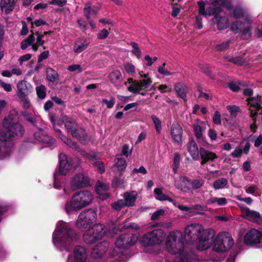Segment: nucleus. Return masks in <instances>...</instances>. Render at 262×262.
Wrapping results in <instances>:
<instances>
[{
	"instance_id": "nucleus-4",
	"label": "nucleus",
	"mask_w": 262,
	"mask_h": 262,
	"mask_svg": "<svg viewBox=\"0 0 262 262\" xmlns=\"http://www.w3.org/2000/svg\"><path fill=\"white\" fill-rule=\"evenodd\" d=\"M77 235L69 223L60 221L57 222L52 234V242L60 250L69 251L73 242Z\"/></svg>"
},
{
	"instance_id": "nucleus-40",
	"label": "nucleus",
	"mask_w": 262,
	"mask_h": 262,
	"mask_svg": "<svg viewBox=\"0 0 262 262\" xmlns=\"http://www.w3.org/2000/svg\"><path fill=\"white\" fill-rule=\"evenodd\" d=\"M21 116L26 121L30 122L33 125L38 121V118L36 116L26 111L21 113Z\"/></svg>"
},
{
	"instance_id": "nucleus-24",
	"label": "nucleus",
	"mask_w": 262,
	"mask_h": 262,
	"mask_svg": "<svg viewBox=\"0 0 262 262\" xmlns=\"http://www.w3.org/2000/svg\"><path fill=\"white\" fill-rule=\"evenodd\" d=\"M243 216L252 222L260 224L262 221V217L260 213L256 211L251 210L250 209H245Z\"/></svg>"
},
{
	"instance_id": "nucleus-48",
	"label": "nucleus",
	"mask_w": 262,
	"mask_h": 262,
	"mask_svg": "<svg viewBox=\"0 0 262 262\" xmlns=\"http://www.w3.org/2000/svg\"><path fill=\"white\" fill-rule=\"evenodd\" d=\"M125 71L130 76H133L136 73L135 66L130 63L126 62L124 64Z\"/></svg>"
},
{
	"instance_id": "nucleus-33",
	"label": "nucleus",
	"mask_w": 262,
	"mask_h": 262,
	"mask_svg": "<svg viewBox=\"0 0 262 262\" xmlns=\"http://www.w3.org/2000/svg\"><path fill=\"white\" fill-rule=\"evenodd\" d=\"M89 42L78 39L76 40L73 45V51L76 53H80L84 51L88 47Z\"/></svg>"
},
{
	"instance_id": "nucleus-20",
	"label": "nucleus",
	"mask_w": 262,
	"mask_h": 262,
	"mask_svg": "<svg viewBox=\"0 0 262 262\" xmlns=\"http://www.w3.org/2000/svg\"><path fill=\"white\" fill-rule=\"evenodd\" d=\"M110 187L109 185L103 182L98 181L96 184V191L99 199L105 200L109 198L110 194L107 192Z\"/></svg>"
},
{
	"instance_id": "nucleus-16",
	"label": "nucleus",
	"mask_w": 262,
	"mask_h": 262,
	"mask_svg": "<svg viewBox=\"0 0 262 262\" xmlns=\"http://www.w3.org/2000/svg\"><path fill=\"white\" fill-rule=\"evenodd\" d=\"M87 256L85 248L81 246H77L74 249L73 255H70L67 262H85Z\"/></svg>"
},
{
	"instance_id": "nucleus-47",
	"label": "nucleus",
	"mask_w": 262,
	"mask_h": 262,
	"mask_svg": "<svg viewBox=\"0 0 262 262\" xmlns=\"http://www.w3.org/2000/svg\"><path fill=\"white\" fill-rule=\"evenodd\" d=\"M125 207H126V205L122 199L118 200L112 204V207L117 211L120 210Z\"/></svg>"
},
{
	"instance_id": "nucleus-21",
	"label": "nucleus",
	"mask_w": 262,
	"mask_h": 262,
	"mask_svg": "<svg viewBox=\"0 0 262 262\" xmlns=\"http://www.w3.org/2000/svg\"><path fill=\"white\" fill-rule=\"evenodd\" d=\"M260 99L258 98H252L248 100V104L249 105L251 111V116L254 117L256 115L261 116L262 120V107L259 106Z\"/></svg>"
},
{
	"instance_id": "nucleus-35",
	"label": "nucleus",
	"mask_w": 262,
	"mask_h": 262,
	"mask_svg": "<svg viewBox=\"0 0 262 262\" xmlns=\"http://www.w3.org/2000/svg\"><path fill=\"white\" fill-rule=\"evenodd\" d=\"M227 203V201L225 198H217L211 196L206 201L207 205H213V206H224Z\"/></svg>"
},
{
	"instance_id": "nucleus-6",
	"label": "nucleus",
	"mask_w": 262,
	"mask_h": 262,
	"mask_svg": "<svg viewBox=\"0 0 262 262\" xmlns=\"http://www.w3.org/2000/svg\"><path fill=\"white\" fill-rule=\"evenodd\" d=\"M138 237L136 234H123L120 235L115 243V247L111 252L113 261L124 262L126 250L133 246Z\"/></svg>"
},
{
	"instance_id": "nucleus-8",
	"label": "nucleus",
	"mask_w": 262,
	"mask_h": 262,
	"mask_svg": "<svg viewBox=\"0 0 262 262\" xmlns=\"http://www.w3.org/2000/svg\"><path fill=\"white\" fill-rule=\"evenodd\" d=\"M59 169L54 176V187L56 189L60 188L62 180V176L68 174L73 166L72 159L64 154L59 155Z\"/></svg>"
},
{
	"instance_id": "nucleus-19",
	"label": "nucleus",
	"mask_w": 262,
	"mask_h": 262,
	"mask_svg": "<svg viewBox=\"0 0 262 262\" xmlns=\"http://www.w3.org/2000/svg\"><path fill=\"white\" fill-rule=\"evenodd\" d=\"M88 178L82 173L75 175L71 179L70 186L72 190H75L89 185Z\"/></svg>"
},
{
	"instance_id": "nucleus-34",
	"label": "nucleus",
	"mask_w": 262,
	"mask_h": 262,
	"mask_svg": "<svg viewBox=\"0 0 262 262\" xmlns=\"http://www.w3.org/2000/svg\"><path fill=\"white\" fill-rule=\"evenodd\" d=\"M122 75L118 70H115L108 75V78L111 82L115 86L119 85L121 83Z\"/></svg>"
},
{
	"instance_id": "nucleus-9",
	"label": "nucleus",
	"mask_w": 262,
	"mask_h": 262,
	"mask_svg": "<svg viewBox=\"0 0 262 262\" xmlns=\"http://www.w3.org/2000/svg\"><path fill=\"white\" fill-rule=\"evenodd\" d=\"M165 234L161 229H155L149 231L139 239V243L142 246L148 247L159 246L164 241Z\"/></svg>"
},
{
	"instance_id": "nucleus-56",
	"label": "nucleus",
	"mask_w": 262,
	"mask_h": 262,
	"mask_svg": "<svg viewBox=\"0 0 262 262\" xmlns=\"http://www.w3.org/2000/svg\"><path fill=\"white\" fill-rule=\"evenodd\" d=\"M243 153V150L241 147H236L235 149L231 152V156L233 158H240Z\"/></svg>"
},
{
	"instance_id": "nucleus-2",
	"label": "nucleus",
	"mask_w": 262,
	"mask_h": 262,
	"mask_svg": "<svg viewBox=\"0 0 262 262\" xmlns=\"http://www.w3.org/2000/svg\"><path fill=\"white\" fill-rule=\"evenodd\" d=\"M166 248L168 252L177 254L173 262H196V257L194 252L188 250L184 247L183 235L181 232H171L167 236Z\"/></svg>"
},
{
	"instance_id": "nucleus-17",
	"label": "nucleus",
	"mask_w": 262,
	"mask_h": 262,
	"mask_svg": "<svg viewBox=\"0 0 262 262\" xmlns=\"http://www.w3.org/2000/svg\"><path fill=\"white\" fill-rule=\"evenodd\" d=\"M60 138H61V140L67 145L74 149L77 150L80 154L85 158V160L93 161L96 159L97 155L95 152L91 151L89 153H87L84 150L80 149L75 142L68 139L65 137H63L64 138L60 137Z\"/></svg>"
},
{
	"instance_id": "nucleus-7",
	"label": "nucleus",
	"mask_w": 262,
	"mask_h": 262,
	"mask_svg": "<svg viewBox=\"0 0 262 262\" xmlns=\"http://www.w3.org/2000/svg\"><path fill=\"white\" fill-rule=\"evenodd\" d=\"M51 121L53 124L54 129L57 132L58 134L57 135L60 139V137L64 138L63 137H64V136L61 134L59 129L56 128V124L58 125L64 124L68 132L71 133L73 137L83 142L86 140L87 136L85 135V130L82 128L78 127L77 124L74 122H72L68 117L66 116H62L61 119L57 120L55 121H53V120L51 119ZM65 137L66 138V136Z\"/></svg>"
},
{
	"instance_id": "nucleus-59",
	"label": "nucleus",
	"mask_w": 262,
	"mask_h": 262,
	"mask_svg": "<svg viewBox=\"0 0 262 262\" xmlns=\"http://www.w3.org/2000/svg\"><path fill=\"white\" fill-rule=\"evenodd\" d=\"M110 32L106 29H102L97 34V38L99 39H104L108 37Z\"/></svg>"
},
{
	"instance_id": "nucleus-5",
	"label": "nucleus",
	"mask_w": 262,
	"mask_h": 262,
	"mask_svg": "<svg viewBox=\"0 0 262 262\" xmlns=\"http://www.w3.org/2000/svg\"><path fill=\"white\" fill-rule=\"evenodd\" d=\"M93 200L92 192L87 190H80L74 193L66 200L63 209L67 214L78 211L90 205Z\"/></svg>"
},
{
	"instance_id": "nucleus-12",
	"label": "nucleus",
	"mask_w": 262,
	"mask_h": 262,
	"mask_svg": "<svg viewBox=\"0 0 262 262\" xmlns=\"http://www.w3.org/2000/svg\"><path fill=\"white\" fill-rule=\"evenodd\" d=\"M234 244V240L229 233L222 232L214 240L213 250L217 252H224L230 250Z\"/></svg>"
},
{
	"instance_id": "nucleus-27",
	"label": "nucleus",
	"mask_w": 262,
	"mask_h": 262,
	"mask_svg": "<svg viewBox=\"0 0 262 262\" xmlns=\"http://www.w3.org/2000/svg\"><path fill=\"white\" fill-rule=\"evenodd\" d=\"M200 154L202 159L201 164L203 165L209 161H213L217 158V156L214 152L208 151L204 148H200Z\"/></svg>"
},
{
	"instance_id": "nucleus-52",
	"label": "nucleus",
	"mask_w": 262,
	"mask_h": 262,
	"mask_svg": "<svg viewBox=\"0 0 262 262\" xmlns=\"http://www.w3.org/2000/svg\"><path fill=\"white\" fill-rule=\"evenodd\" d=\"M130 45L133 48L132 53L138 58H139L141 55V51L139 48L138 45L135 42H132Z\"/></svg>"
},
{
	"instance_id": "nucleus-53",
	"label": "nucleus",
	"mask_w": 262,
	"mask_h": 262,
	"mask_svg": "<svg viewBox=\"0 0 262 262\" xmlns=\"http://www.w3.org/2000/svg\"><path fill=\"white\" fill-rule=\"evenodd\" d=\"M68 70L70 72L77 71L78 73H81L83 71V69L81 66L77 64L69 66Z\"/></svg>"
},
{
	"instance_id": "nucleus-1",
	"label": "nucleus",
	"mask_w": 262,
	"mask_h": 262,
	"mask_svg": "<svg viewBox=\"0 0 262 262\" xmlns=\"http://www.w3.org/2000/svg\"><path fill=\"white\" fill-rule=\"evenodd\" d=\"M17 113L10 111L2 121V129H0V159L8 157L12 151V141L21 137L24 134V127L17 123Z\"/></svg>"
},
{
	"instance_id": "nucleus-44",
	"label": "nucleus",
	"mask_w": 262,
	"mask_h": 262,
	"mask_svg": "<svg viewBox=\"0 0 262 262\" xmlns=\"http://www.w3.org/2000/svg\"><path fill=\"white\" fill-rule=\"evenodd\" d=\"M58 74L56 71L52 68L47 69V77L50 81H55L58 78Z\"/></svg>"
},
{
	"instance_id": "nucleus-32",
	"label": "nucleus",
	"mask_w": 262,
	"mask_h": 262,
	"mask_svg": "<svg viewBox=\"0 0 262 262\" xmlns=\"http://www.w3.org/2000/svg\"><path fill=\"white\" fill-rule=\"evenodd\" d=\"M213 5L215 8H213L215 11V14L220 12L222 8H226L227 9L231 8L229 0H214Z\"/></svg>"
},
{
	"instance_id": "nucleus-13",
	"label": "nucleus",
	"mask_w": 262,
	"mask_h": 262,
	"mask_svg": "<svg viewBox=\"0 0 262 262\" xmlns=\"http://www.w3.org/2000/svg\"><path fill=\"white\" fill-rule=\"evenodd\" d=\"M97 213L92 209H86L81 212L75 222L76 227L79 229H83L96 222Z\"/></svg>"
},
{
	"instance_id": "nucleus-45",
	"label": "nucleus",
	"mask_w": 262,
	"mask_h": 262,
	"mask_svg": "<svg viewBox=\"0 0 262 262\" xmlns=\"http://www.w3.org/2000/svg\"><path fill=\"white\" fill-rule=\"evenodd\" d=\"M37 97L40 99H43L46 96V88L43 85H40L36 87Z\"/></svg>"
},
{
	"instance_id": "nucleus-60",
	"label": "nucleus",
	"mask_w": 262,
	"mask_h": 262,
	"mask_svg": "<svg viewBox=\"0 0 262 262\" xmlns=\"http://www.w3.org/2000/svg\"><path fill=\"white\" fill-rule=\"evenodd\" d=\"M94 165L98 168L101 173L104 172L105 167L103 163L100 161H97L94 163Z\"/></svg>"
},
{
	"instance_id": "nucleus-57",
	"label": "nucleus",
	"mask_w": 262,
	"mask_h": 262,
	"mask_svg": "<svg viewBox=\"0 0 262 262\" xmlns=\"http://www.w3.org/2000/svg\"><path fill=\"white\" fill-rule=\"evenodd\" d=\"M165 63H164L161 66L159 67L158 71L161 75L164 76H170L171 75V73L165 69Z\"/></svg>"
},
{
	"instance_id": "nucleus-55",
	"label": "nucleus",
	"mask_w": 262,
	"mask_h": 262,
	"mask_svg": "<svg viewBox=\"0 0 262 262\" xmlns=\"http://www.w3.org/2000/svg\"><path fill=\"white\" fill-rule=\"evenodd\" d=\"M19 99L23 103V108L25 110H27L30 108L31 104L28 99L27 96L19 97Z\"/></svg>"
},
{
	"instance_id": "nucleus-39",
	"label": "nucleus",
	"mask_w": 262,
	"mask_h": 262,
	"mask_svg": "<svg viewBox=\"0 0 262 262\" xmlns=\"http://www.w3.org/2000/svg\"><path fill=\"white\" fill-rule=\"evenodd\" d=\"M116 166L118 170L123 171L126 167L125 160L122 158V155H117L116 158Z\"/></svg>"
},
{
	"instance_id": "nucleus-51",
	"label": "nucleus",
	"mask_w": 262,
	"mask_h": 262,
	"mask_svg": "<svg viewBox=\"0 0 262 262\" xmlns=\"http://www.w3.org/2000/svg\"><path fill=\"white\" fill-rule=\"evenodd\" d=\"M83 13L87 20H90L91 14V4L90 2H87L83 9Z\"/></svg>"
},
{
	"instance_id": "nucleus-26",
	"label": "nucleus",
	"mask_w": 262,
	"mask_h": 262,
	"mask_svg": "<svg viewBox=\"0 0 262 262\" xmlns=\"http://www.w3.org/2000/svg\"><path fill=\"white\" fill-rule=\"evenodd\" d=\"M170 134L174 141L177 143L181 142L183 129L178 123L172 124L171 127Z\"/></svg>"
},
{
	"instance_id": "nucleus-50",
	"label": "nucleus",
	"mask_w": 262,
	"mask_h": 262,
	"mask_svg": "<svg viewBox=\"0 0 262 262\" xmlns=\"http://www.w3.org/2000/svg\"><path fill=\"white\" fill-rule=\"evenodd\" d=\"M151 119L155 126L157 133L160 134L162 128L161 121L155 115L151 116Z\"/></svg>"
},
{
	"instance_id": "nucleus-29",
	"label": "nucleus",
	"mask_w": 262,
	"mask_h": 262,
	"mask_svg": "<svg viewBox=\"0 0 262 262\" xmlns=\"http://www.w3.org/2000/svg\"><path fill=\"white\" fill-rule=\"evenodd\" d=\"M212 21L216 24L217 28L219 30H224L229 26V20L226 16L216 15Z\"/></svg>"
},
{
	"instance_id": "nucleus-36",
	"label": "nucleus",
	"mask_w": 262,
	"mask_h": 262,
	"mask_svg": "<svg viewBox=\"0 0 262 262\" xmlns=\"http://www.w3.org/2000/svg\"><path fill=\"white\" fill-rule=\"evenodd\" d=\"M155 198L159 201H168L172 202L174 206H176V202L170 198L163 193L160 188H156L154 189Z\"/></svg>"
},
{
	"instance_id": "nucleus-63",
	"label": "nucleus",
	"mask_w": 262,
	"mask_h": 262,
	"mask_svg": "<svg viewBox=\"0 0 262 262\" xmlns=\"http://www.w3.org/2000/svg\"><path fill=\"white\" fill-rule=\"evenodd\" d=\"M254 32L257 37L262 40V24L255 27Z\"/></svg>"
},
{
	"instance_id": "nucleus-22",
	"label": "nucleus",
	"mask_w": 262,
	"mask_h": 262,
	"mask_svg": "<svg viewBox=\"0 0 262 262\" xmlns=\"http://www.w3.org/2000/svg\"><path fill=\"white\" fill-rule=\"evenodd\" d=\"M34 138L41 142H43L49 145H52L55 142V139L49 136L41 128H38L34 133Z\"/></svg>"
},
{
	"instance_id": "nucleus-61",
	"label": "nucleus",
	"mask_w": 262,
	"mask_h": 262,
	"mask_svg": "<svg viewBox=\"0 0 262 262\" xmlns=\"http://www.w3.org/2000/svg\"><path fill=\"white\" fill-rule=\"evenodd\" d=\"M32 55L30 54H27L21 56L18 59V62L20 65L23 64L25 61H28L31 58Z\"/></svg>"
},
{
	"instance_id": "nucleus-15",
	"label": "nucleus",
	"mask_w": 262,
	"mask_h": 262,
	"mask_svg": "<svg viewBox=\"0 0 262 262\" xmlns=\"http://www.w3.org/2000/svg\"><path fill=\"white\" fill-rule=\"evenodd\" d=\"M199 7V15L196 17V23L198 28L201 29L203 25L202 23L203 16H210L215 14V10L211 7H208L206 9V6L208 4L207 1H200L197 3Z\"/></svg>"
},
{
	"instance_id": "nucleus-3",
	"label": "nucleus",
	"mask_w": 262,
	"mask_h": 262,
	"mask_svg": "<svg viewBox=\"0 0 262 262\" xmlns=\"http://www.w3.org/2000/svg\"><path fill=\"white\" fill-rule=\"evenodd\" d=\"M214 235V230L211 229H204L201 224L196 223L187 225L184 230V237L188 243H193L198 240L197 249L199 250L209 248Z\"/></svg>"
},
{
	"instance_id": "nucleus-43",
	"label": "nucleus",
	"mask_w": 262,
	"mask_h": 262,
	"mask_svg": "<svg viewBox=\"0 0 262 262\" xmlns=\"http://www.w3.org/2000/svg\"><path fill=\"white\" fill-rule=\"evenodd\" d=\"M205 180L201 178H197L189 181V183L194 189H197L201 188L204 184Z\"/></svg>"
},
{
	"instance_id": "nucleus-30",
	"label": "nucleus",
	"mask_w": 262,
	"mask_h": 262,
	"mask_svg": "<svg viewBox=\"0 0 262 262\" xmlns=\"http://www.w3.org/2000/svg\"><path fill=\"white\" fill-rule=\"evenodd\" d=\"M188 151L192 158L196 160L199 159L200 150L198 149L196 143L193 140H190L187 144Z\"/></svg>"
},
{
	"instance_id": "nucleus-64",
	"label": "nucleus",
	"mask_w": 262,
	"mask_h": 262,
	"mask_svg": "<svg viewBox=\"0 0 262 262\" xmlns=\"http://www.w3.org/2000/svg\"><path fill=\"white\" fill-rule=\"evenodd\" d=\"M213 121L216 124H220L221 123V115L218 111H216L213 116Z\"/></svg>"
},
{
	"instance_id": "nucleus-14",
	"label": "nucleus",
	"mask_w": 262,
	"mask_h": 262,
	"mask_svg": "<svg viewBox=\"0 0 262 262\" xmlns=\"http://www.w3.org/2000/svg\"><path fill=\"white\" fill-rule=\"evenodd\" d=\"M143 72H139L140 79L138 81L132 84L128 90L133 93H137L139 91L147 89L151 84L152 80L148 74H143Z\"/></svg>"
},
{
	"instance_id": "nucleus-10",
	"label": "nucleus",
	"mask_w": 262,
	"mask_h": 262,
	"mask_svg": "<svg viewBox=\"0 0 262 262\" xmlns=\"http://www.w3.org/2000/svg\"><path fill=\"white\" fill-rule=\"evenodd\" d=\"M244 22L236 21L233 23L230 29L234 33H241V36L243 39H248L252 36L251 24L254 19L250 15L246 16Z\"/></svg>"
},
{
	"instance_id": "nucleus-37",
	"label": "nucleus",
	"mask_w": 262,
	"mask_h": 262,
	"mask_svg": "<svg viewBox=\"0 0 262 262\" xmlns=\"http://www.w3.org/2000/svg\"><path fill=\"white\" fill-rule=\"evenodd\" d=\"M175 90L179 96L184 101H186L187 87L183 83H178L175 86Z\"/></svg>"
},
{
	"instance_id": "nucleus-58",
	"label": "nucleus",
	"mask_w": 262,
	"mask_h": 262,
	"mask_svg": "<svg viewBox=\"0 0 262 262\" xmlns=\"http://www.w3.org/2000/svg\"><path fill=\"white\" fill-rule=\"evenodd\" d=\"M67 2V0H52L49 2V4L61 7L66 4Z\"/></svg>"
},
{
	"instance_id": "nucleus-38",
	"label": "nucleus",
	"mask_w": 262,
	"mask_h": 262,
	"mask_svg": "<svg viewBox=\"0 0 262 262\" xmlns=\"http://www.w3.org/2000/svg\"><path fill=\"white\" fill-rule=\"evenodd\" d=\"M189 182V181L187 178L180 177L175 180L174 185L178 189L184 190Z\"/></svg>"
},
{
	"instance_id": "nucleus-18",
	"label": "nucleus",
	"mask_w": 262,
	"mask_h": 262,
	"mask_svg": "<svg viewBox=\"0 0 262 262\" xmlns=\"http://www.w3.org/2000/svg\"><path fill=\"white\" fill-rule=\"evenodd\" d=\"M261 229H251L244 236V243L249 245L259 244L261 241Z\"/></svg>"
},
{
	"instance_id": "nucleus-41",
	"label": "nucleus",
	"mask_w": 262,
	"mask_h": 262,
	"mask_svg": "<svg viewBox=\"0 0 262 262\" xmlns=\"http://www.w3.org/2000/svg\"><path fill=\"white\" fill-rule=\"evenodd\" d=\"M35 37L33 35H30L28 37L21 42L20 48L22 50L26 49L28 46L32 45L35 41Z\"/></svg>"
},
{
	"instance_id": "nucleus-23",
	"label": "nucleus",
	"mask_w": 262,
	"mask_h": 262,
	"mask_svg": "<svg viewBox=\"0 0 262 262\" xmlns=\"http://www.w3.org/2000/svg\"><path fill=\"white\" fill-rule=\"evenodd\" d=\"M109 247L107 242H103L97 245L92 251V256L95 258L102 257L106 252Z\"/></svg>"
},
{
	"instance_id": "nucleus-62",
	"label": "nucleus",
	"mask_w": 262,
	"mask_h": 262,
	"mask_svg": "<svg viewBox=\"0 0 262 262\" xmlns=\"http://www.w3.org/2000/svg\"><path fill=\"white\" fill-rule=\"evenodd\" d=\"M147 172L146 169L144 166H141L139 168H134L132 172V174H134L136 173H141L143 174H145Z\"/></svg>"
},
{
	"instance_id": "nucleus-11",
	"label": "nucleus",
	"mask_w": 262,
	"mask_h": 262,
	"mask_svg": "<svg viewBox=\"0 0 262 262\" xmlns=\"http://www.w3.org/2000/svg\"><path fill=\"white\" fill-rule=\"evenodd\" d=\"M108 234L104 225L97 224L85 231L83 234V239L87 244H93L105 235L108 236Z\"/></svg>"
},
{
	"instance_id": "nucleus-46",
	"label": "nucleus",
	"mask_w": 262,
	"mask_h": 262,
	"mask_svg": "<svg viewBox=\"0 0 262 262\" xmlns=\"http://www.w3.org/2000/svg\"><path fill=\"white\" fill-rule=\"evenodd\" d=\"M245 14V10L241 7H235L233 10V16L236 19L244 17Z\"/></svg>"
},
{
	"instance_id": "nucleus-54",
	"label": "nucleus",
	"mask_w": 262,
	"mask_h": 262,
	"mask_svg": "<svg viewBox=\"0 0 262 262\" xmlns=\"http://www.w3.org/2000/svg\"><path fill=\"white\" fill-rule=\"evenodd\" d=\"M164 213L165 211L163 209H159L152 214L151 219L152 220H158L164 214Z\"/></svg>"
},
{
	"instance_id": "nucleus-49",
	"label": "nucleus",
	"mask_w": 262,
	"mask_h": 262,
	"mask_svg": "<svg viewBox=\"0 0 262 262\" xmlns=\"http://www.w3.org/2000/svg\"><path fill=\"white\" fill-rule=\"evenodd\" d=\"M193 130L195 137L198 139H201L203 137V129L202 127L198 124L194 125Z\"/></svg>"
},
{
	"instance_id": "nucleus-28",
	"label": "nucleus",
	"mask_w": 262,
	"mask_h": 262,
	"mask_svg": "<svg viewBox=\"0 0 262 262\" xmlns=\"http://www.w3.org/2000/svg\"><path fill=\"white\" fill-rule=\"evenodd\" d=\"M138 193L136 191H129L125 192L123 195L126 207H132L135 204Z\"/></svg>"
},
{
	"instance_id": "nucleus-31",
	"label": "nucleus",
	"mask_w": 262,
	"mask_h": 262,
	"mask_svg": "<svg viewBox=\"0 0 262 262\" xmlns=\"http://www.w3.org/2000/svg\"><path fill=\"white\" fill-rule=\"evenodd\" d=\"M17 0H0V6L2 11L9 13L12 11Z\"/></svg>"
},
{
	"instance_id": "nucleus-25",
	"label": "nucleus",
	"mask_w": 262,
	"mask_h": 262,
	"mask_svg": "<svg viewBox=\"0 0 262 262\" xmlns=\"http://www.w3.org/2000/svg\"><path fill=\"white\" fill-rule=\"evenodd\" d=\"M17 96L18 97L26 96L32 89V86L26 81L21 80L17 85Z\"/></svg>"
},
{
	"instance_id": "nucleus-42",
	"label": "nucleus",
	"mask_w": 262,
	"mask_h": 262,
	"mask_svg": "<svg viewBox=\"0 0 262 262\" xmlns=\"http://www.w3.org/2000/svg\"><path fill=\"white\" fill-rule=\"evenodd\" d=\"M228 181L225 178H222L215 181L213 184V187L215 189H223L227 185Z\"/></svg>"
}]
</instances>
